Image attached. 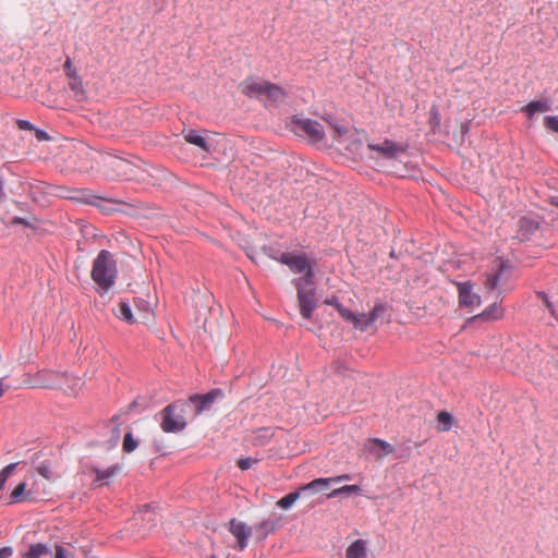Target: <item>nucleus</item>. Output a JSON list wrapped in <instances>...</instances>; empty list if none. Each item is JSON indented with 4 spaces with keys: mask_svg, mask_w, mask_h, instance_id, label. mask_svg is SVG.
<instances>
[{
    "mask_svg": "<svg viewBox=\"0 0 558 558\" xmlns=\"http://www.w3.org/2000/svg\"><path fill=\"white\" fill-rule=\"evenodd\" d=\"M90 275L101 293L109 291L114 284L118 268L117 262L109 251L102 250L99 252L94 259Z\"/></svg>",
    "mask_w": 558,
    "mask_h": 558,
    "instance_id": "nucleus-1",
    "label": "nucleus"
},
{
    "mask_svg": "<svg viewBox=\"0 0 558 558\" xmlns=\"http://www.w3.org/2000/svg\"><path fill=\"white\" fill-rule=\"evenodd\" d=\"M276 260L288 266L294 274H303L302 277L293 280V284L307 282L310 286H315V263L311 262L307 255L287 252L282 253Z\"/></svg>",
    "mask_w": 558,
    "mask_h": 558,
    "instance_id": "nucleus-2",
    "label": "nucleus"
},
{
    "mask_svg": "<svg viewBox=\"0 0 558 558\" xmlns=\"http://www.w3.org/2000/svg\"><path fill=\"white\" fill-rule=\"evenodd\" d=\"M102 165L106 174L111 179L132 180L138 178L140 167L129 159L109 155L104 158Z\"/></svg>",
    "mask_w": 558,
    "mask_h": 558,
    "instance_id": "nucleus-3",
    "label": "nucleus"
},
{
    "mask_svg": "<svg viewBox=\"0 0 558 558\" xmlns=\"http://www.w3.org/2000/svg\"><path fill=\"white\" fill-rule=\"evenodd\" d=\"M185 407L183 402H174L160 412V427L165 433H179L186 427Z\"/></svg>",
    "mask_w": 558,
    "mask_h": 558,
    "instance_id": "nucleus-4",
    "label": "nucleus"
},
{
    "mask_svg": "<svg viewBox=\"0 0 558 558\" xmlns=\"http://www.w3.org/2000/svg\"><path fill=\"white\" fill-rule=\"evenodd\" d=\"M485 288L489 291L505 284L511 277V265L502 259L495 258L489 272L486 276Z\"/></svg>",
    "mask_w": 558,
    "mask_h": 558,
    "instance_id": "nucleus-5",
    "label": "nucleus"
},
{
    "mask_svg": "<svg viewBox=\"0 0 558 558\" xmlns=\"http://www.w3.org/2000/svg\"><path fill=\"white\" fill-rule=\"evenodd\" d=\"M68 378L66 373H59L49 369L39 371L34 378L24 383L31 388L57 389L64 388L63 380Z\"/></svg>",
    "mask_w": 558,
    "mask_h": 558,
    "instance_id": "nucleus-6",
    "label": "nucleus"
},
{
    "mask_svg": "<svg viewBox=\"0 0 558 558\" xmlns=\"http://www.w3.org/2000/svg\"><path fill=\"white\" fill-rule=\"evenodd\" d=\"M298 291V302L300 313L305 319L312 317V313L316 308V293L315 286H310L307 282L294 284Z\"/></svg>",
    "mask_w": 558,
    "mask_h": 558,
    "instance_id": "nucleus-7",
    "label": "nucleus"
},
{
    "mask_svg": "<svg viewBox=\"0 0 558 558\" xmlns=\"http://www.w3.org/2000/svg\"><path fill=\"white\" fill-rule=\"evenodd\" d=\"M294 131L305 134L313 142H320L325 136L324 126L316 120L295 119Z\"/></svg>",
    "mask_w": 558,
    "mask_h": 558,
    "instance_id": "nucleus-8",
    "label": "nucleus"
},
{
    "mask_svg": "<svg viewBox=\"0 0 558 558\" xmlns=\"http://www.w3.org/2000/svg\"><path fill=\"white\" fill-rule=\"evenodd\" d=\"M367 147L371 151L376 153L377 157L384 159H393L399 154H402L407 150V145L401 143H396L390 140H385L380 144H372L368 143Z\"/></svg>",
    "mask_w": 558,
    "mask_h": 558,
    "instance_id": "nucleus-9",
    "label": "nucleus"
},
{
    "mask_svg": "<svg viewBox=\"0 0 558 558\" xmlns=\"http://www.w3.org/2000/svg\"><path fill=\"white\" fill-rule=\"evenodd\" d=\"M229 532L236 538L235 548L241 551L244 550L247 546L252 527L242 521L231 519L229 522Z\"/></svg>",
    "mask_w": 558,
    "mask_h": 558,
    "instance_id": "nucleus-10",
    "label": "nucleus"
},
{
    "mask_svg": "<svg viewBox=\"0 0 558 558\" xmlns=\"http://www.w3.org/2000/svg\"><path fill=\"white\" fill-rule=\"evenodd\" d=\"M459 293V305L462 307H477L481 305V296L473 292L472 284L469 282L457 283Z\"/></svg>",
    "mask_w": 558,
    "mask_h": 558,
    "instance_id": "nucleus-11",
    "label": "nucleus"
},
{
    "mask_svg": "<svg viewBox=\"0 0 558 558\" xmlns=\"http://www.w3.org/2000/svg\"><path fill=\"white\" fill-rule=\"evenodd\" d=\"M266 88L267 81L255 80L252 77L246 78L239 85L240 92L250 98L264 99Z\"/></svg>",
    "mask_w": 558,
    "mask_h": 558,
    "instance_id": "nucleus-12",
    "label": "nucleus"
},
{
    "mask_svg": "<svg viewBox=\"0 0 558 558\" xmlns=\"http://www.w3.org/2000/svg\"><path fill=\"white\" fill-rule=\"evenodd\" d=\"M223 392L221 389H213L205 395H192L189 401L196 405V415L207 410L218 398H222Z\"/></svg>",
    "mask_w": 558,
    "mask_h": 558,
    "instance_id": "nucleus-13",
    "label": "nucleus"
},
{
    "mask_svg": "<svg viewBox=\"0 0 558 558\" xmlns=\"http://www.w3.org/2000/svg\"><path fill=\"white\" fill-rule=\"evenodd\" d=\"M60 196H62L64 198L76 199L80 202L92 204V205L100 207L101 209H106V208L102 207V205L100 203H102V202L113 203L112 199H106V198H102V197H99L96 195L87 194L85 191H70L66 189H61Z\"/></svg>",
    "mask_w": 558,
    "mask_h": 558,
    "instance_id": "nucleus-14",
    "label": "nucleus"
},
{
    "mask_svg": "<svg viewBox=\"0 0 558 558\" xmlns=\"http://www.w3.org/2000/svg\"><path fill=\"white\" fill-rule=\"evenodd\" d=\"M505 310L501 304L493 303L488 307H486L481 314L474 315L470 318V322H494L499 320L504 317Z\"/></svg>",
    "mask_w": 558,
    "mask_h": 558,
    "instance_id": "nucleus-15",
    "label": "nucleus"
},
{
    "mask_svg": "<svg viewBox=\"0 0 558 558\" xmlns=\"http://www.w3.org/2000/svg\"><path fill=\"white\" fill-rule=\"evenodd\" d=\"M348 480H350V475H348V474L331 477V478H316V480L312 481L311 483L302 486V490H313L314 493H317V492L327 489L331 482L339 483V482L348 481Z\"/></svg>",
    "mask_w": 558,
    "mask_h": 558,
    "instance_id": "nucleus-16",
    "label": "nucleus"
},
{
    "mask_svg": "<svg viewBox=\"0 0 558 558\" xmlns=\"http://www.w3.org/2000/svg\"><path fill=\"white\" fill-rule=\"evenodd\" d=\"M35 497L33 496L31 490H27V484L25 482H21L15 486L12 490L11 495L8 498L9 504H19L24 501H32Z\"/></svg>",
    "mask_w": 558,
    "mask_h": 558,
    "instance_id": "nucleus-17",
    "label": "nucleus"
},
{
    "mask_svg": "<svg viewBox=\"0 0 558 558\" xmlns=\"http://www.w3.org/2000/svg\"><path fill=\"white\" fill-rule=\"evenodd\" d=\"M347 558H368V547L365 539L359 538L352 542L347 550Z\"/></svg>",
    "mask_w": 558,
    "mask_h": 558,
    "instance_id": "nucleus-18",
    "label": "nucleus"
},
{
    "mask_svg": "<svg viewBox=\"0 0 558 558\" xmlns=\"http://www.w3.org/2000/svg\"><path fill=\"white\" fill-rule=\"evenodd\" d=\"M185 142L199 147L202 150L208 153L210 146L207 141L195 130H187L183 133Z\"/></svg>",
    "mask_w": 558,
    "mask_h": 558,
    "instance_id": "nucleus-19",
    "label": "nucleus"
},
{
    "mask_svg": "<svg viewBox=\"0 0 558 558\" xmlns=\"http://www.w3.org/2000/svg\"><path fill=\"white\" fill-rule=\"evenodd\" d=\"M113 314L117 318L124 320L128 324H135L138 319L133 315L131 306L125 301H120L118 304V310L113 311Z\"/></svg>",
    "mask_w": 558,
    "mask_h": 558,
    "instance_id": "nucleus-20",
    "label": "nucleus"
},
{
    "mask_svg": "<svg viewBox=\"0 0 558 558\" xmlns=\"http://www.w3.org/2000/svg\"><path fill=\"white\" fill-rule=\"evenodd\" d=\"M287 97L286 90L270 82H267V88L265 89L264 98L271 102H280Z\"/></svg>",
    "mask_w": 558,
    "mask_h": 558,
    "instance_id": "nucleus-21",
    "label": "nucleus"
},
{
    "mask_svg": "<svg viewBox=\"0 0 558 558\" xmlns=\"http://www.w3.org/2000/svg\"><path fill=\"white\" fill-rule=\"evenodd\" d=\"M550 109L548 100H533L522 108L527 118H532L537 112H546Z\"/></svg>",
    "mask_w": 558,
    "mask_h": 558,
    "instance_id": "nucleus-22",
    "label": "nucleus"
},
{
    "mask_svg": "<svg viewBox=\"0 0 558 558\" xmlns=\"http://www.w3.org/2000/svg\"><path fill=\"white\" fill-rule=\"evenodd\" d=\"M277 527V521L275 519H266L254 526L255 533L258 538H265L267 535L272 533Z\"/></svg>",
    "mask_w": 558,
    "mask_h": 558,
    "instance_id": "nucleus-23",
    "label": "nucleus"
},
{
    "mask_svg": "<svg viewBox=\"0 0 558 558\" xmlns=\"http://www.w3.org/2000/svg\"><path fill=\"white\" fill-rule=\"evenodd\" d=\"M69 87L77 101H84L87 99V94L80 76L70 80Z\"/></svg>",
    "mask_w": 558,
    "mask_h": 558,
    "instance_id": "nucleus-24",
    "label": "nucleus"
},
{
    "mask_svg": "<svg viewBox=\"0 0 558 558\" xmlns=\"http://www.w3.org/2000/svg\"><path fill=\"white\" fill-rule=\"evenodd\" d=\"M49 554V548L41 544H32L27 551L22 554V558H41L43 556Z\"/></svg>",
    "mask_w": 558,
    "mask_h": 558,
    "instance_id": "nucleus-25",
    "label": "nucleus"
},
{
    "mask_svg": "<svg viewBox=\"0 0 558 558\" xmlns=\"http://www.w3.org/2000/svg\"><path fill=\"white\" fill-rule=\"evenodd\" d=\"M368 442L372 445V451H375L376 448H379L380 450L384 451V453H378L379 458H381L384 454H390L395 451L393 446L383 439L372 438L368 440Z\"/></svg>",
    "mask_w": 558,
    "mask_h": 558,
    "instance_id": "nucleus-26",
    "label": "nucleus"
},
{
    "mask_svg": "<svg viewBox=\"0 0 558 558\" xmlns=\"http://www.w3.org/2000/svg\"><path fill=\"white\" fill-rule=\"evenodd\" d=\"M134 306L138 313V320L147 319L151 314L150 303L143 299H134Z\"/></svg>",
    "mask_w": 558,
    "mask_h": 558,
    "instance_id": "nucleus-27",
    "label": "nucleus"
},
{
    "mask_svg": "<svg viewBox=\"0 0 558 558\" xmlns=\"http://www.w3.org/2000/svg\"><path fill=\"white\" fill-rule=\"evenodd\" d=\"M437 422L440 432H448L452 427L453 416L447 411H440L437 414Z\"/></svg>",
    "mask_w": 558,
    "mask_h": 558,
    "instance_id": "nucleus-28",
    "label": "nucleus"
},
{
    "mask_svg": "<svg viewBox=\"0 0 558 558\" xmlns=\"http://www.w3.org/2000/svg\"><path fill=\"white\" fill-rule=\"evenodd\" d=\"M305 492L306 490H302L301 487L299 490L290 493L282 497L281 499H279L277 501V506L280 507L281 509H289L300 498L301 494Z\"/></svg>",
    "mask_w": 558,
    "mask_h": 558,
    "instance_id": "nucleus-29",
    "label": "nucleus"
},
{
    "mask_svg": "<svg viewBox=\"0 0 558 558\" xmlns=\"http://www.w3.org/2000/svg\"><path fill=\"white\" fill-rule=\"evenodd\" d=\"M53 466L54 465L51 460H46L36 466V471L44 478H46L47 481H50L53 478Z\"/></svg>",
    "mask_w": 558,
    "mask_h": 558,
    "instance_id": "nucleus-30",
    "label": "nucleus"
},
{
    "mask_svg": "<svg viewBox=\"0 0 558 558\" xmlns=\"http://www.w3.org/2000/svg\"><path fill=\"white\" fill-rule=\"evenodd\" d=\"M63 385L64 388L62 389L65 390L68 393H75L81 389L83 383L80 378L68 374V378L63 380Z\"/></svg>",
    "mask_w": 558,
    "mask_h": 558,
    "instance_id": "nucleus-31",
    "label": "nucleus"
},
{
    "mask_svg": "<svg viewBox=\"0 0 558 558\" xmlns=\"http://www.w3.org/2000/svg\"><path fill=\"white\" fill-rule=\"evenodd\" d=\"M325 121L328 123L331 136L335 141H340L348 133V129L345 126L332 122L331 120Z\"/></svg>",
    "mask_w": 558,
    "mask_h": 558,
    "instance_id": "nucleus-32",
    "label": "nucleus"
},
{
    "mask_svg": "<svg viewBox=\"0 0 558 558\" xmlns=\"http://www.w3.org/2000/svg\"><path fill=\"white\" fill-rule=\"evenodd\" d=\"M352 324L361 331H366L372 326L367 319V314H355V319H353Z\"/></svg>",
    "mask_w": 558,
    "mask_h": 558,
    "instance_id": "nucleus-33",
    "label": "nucleus"
},
{
    "mask_svg": "<svg viewBox=\"0 0 558 558\" xmlns=\"http://www.w3.org/2000/svg\"><path fill=\"white\" fill-rule=\"evenodd\" d=\"M360 492L361 488L357 485H344L340 488L333 489L330 494H328V498H332L341 494H359Z\"/></svg>",
    "mask_w": 558,
    "mask_h": 558,
    "instance_id": "nucleus-34",
    "label": "nucleus"
},
{
    "mask_svg": "<svg viewBox=\"0 0 558 558\" xmlns=\"http://www.w3.org/2000/svg\"><path fill=\"white\" fill-rule=\"evenodd\" d=\"M327 304H333L338 311V313L340 314V316L352 323L353 319H355V314L352 313L350 310L345 308L343 305L339 304L338 302L336 301H326Z\"/></svg>",
    "mask_w": 558,
    "mask_h": 558,
    "instance_id": "nucleus-35",
    "label": "nucleus"
},
{
    "mask_svg": "<svg viewBox=\"0 0 558 558\" xmlns=\"http://www.w3.org/2000/svg\"><path fill=\"white\" fill-rule=\"evenodd\" d=\"M122 447L123 450L129 453L137 448V441L134 439L132 433L129 432L124 435Z\"/></svg>",
    "mask_w": 558,
    "mask_h": 558,
    "instance_id": "nucleus-36",
    "label": "nucleus"
},
{
    "mask_svg": "<svg viewBox=\"0 0 558 558\" xmlns=\"http://www.w3.org/2000/svg\"><path fill=\"white\" fill-rule=\"evenodd\" d=\"M17 463H10L8 464L1 472H0V490H2L5 482L11 476L13 471L15 470Z\"/></svg>",
    "mask_w": 558,
    "mask_h": 558,
    "instance_id": "nucleus-37",
    "label": "nucleus"
},
{
    "mask_svg": "<svg viewBox=\"0 0 558 558\" xmlns=\"http://www.w3.org/2000/svg\"><path fill=\"white\" fill-rule=\"evenodd\" d=\"M386 312V307L384 304L379 303L374 306L369 314H367V319L373 325L384 313Z\"/></svg>",
    "mask_w": 558,
    "mask_h": 558,
    "instance_id": "nucleus-38",
    "label": "nucleus"
},
{
    "mask_svg": "<svg viewBox=\"0 0 558 558\" xmlns=\"http://www.w3.org/2000/svg\"><path fill=\"white\" fill-rule=\"evenodd\" d=\"M117 471H118L117 466H111V468H108V469L102 470V471L96 469L95 470V472L97 474L96 482H101L104 480L112 477L117 473Z\"/></svg>",
    "mask_w": 558,
    "mask_h": 558,
    "instance_id": "nucleus-39",
    "label": "nucleus"
},
{
    "mask_svg": "<svg viewBox=\"0 0 558 558\" xmlns=\"http://www.w3.org/2000/svg\"><path fill=\"white\" fill-rule=\"evenodd\" d=\"M63 69L65 72V75L69 80L78 77L77 70L73 65V62L70 57H68L64 61Z\"/></svg>",
    "mask_w": 558,
    "mask_h": 558,
    "instance_id": "nucleus-40",
    "label": "nucleus"
},
{
    "mask_svg": "<svg viewBox=\"0 0 558 558\" xmlns=\"http://www.w3.org/2000/svg\"><path fill=\"white\" fill-rule=\"evenodd\" d=\"M257 462H258V460H257V459H254V458H251V457H248V458H241V459H239V460L236 461V465H238L241 470L245 471V470L251 469V468H252L253 465H255Z\"/></svg>",
    "mask_w": 558,
    "mask_h": 558,
    "instance_id": "nucleus-41",
    "label": "nucleus"
},
{
    "mask_svg": "<svg viewBox=\"0 0 558 558\" xmlns=\"http://www.w3.org/2000/svg\"><path fill=\"white\" fill-rule=\"evenodd\" d=\"M544 124L548 130L558 133V116L545 117Z\"/></svg>",
    "mask_w": 558,
    "mask_h": 558,
    "instance_id": "nucleus-42",
    "label": "nucleus"
},
{
    "mask_svg": "<svg viewBox=\"0 0 558 558\" xmlns=\"http://www.w3.org/2000/svg\"><path fill=\"white\" fill-rule=\"evenodd\" d=\"M54 558H73V554L63 546L58 545L56 546Z\"/></svg>",
    "mask_w": 558,
    "mask_h": 558,
    "instance_id": "nucleus-43",
    "label": "nucleus"
},
{
    "mask_svg": "<svg viewBox=\"0 0 558 558\" xmlns=\"http://www.w3.org/2000/svg\"><path fill=\"white\" fill-rule=\"evenodd\" d=\"M440 123V118H439V113L437 111L436 108H432L430 110V119H429V124L433 126V128H437Z\"/></svg>",
    "mask_w": 558,
    "mask_h": 558,
    "instance_id": "nucleus-44",
    "label": "nucleus"
},
{
    "mask_svg": "<svg viewBox=\"0 0 558 558\" xmlns=\"http://www.w3.org/2000/svg\"><path fill=\"white\" fill-rule=\"evenodd\" d=\"M538 296L542 299V301L544 302L545 306L548 308V311L550 312V314L553 316H555V308L554 306L551 305V303L549 302L548 298L546 294L544 293H539Z\"/></svg>",
    "mask_w": 558,
    "mask_h": 558,
    "instance_id": "nucleus-45",
    "label": "nucleus"
},
{
    "mask_svg": "<svg viewBox=\"0 0 558 558\" xmlns=\"http://www.w3.org/2000/svg\"><path fill=\"white\" fill-rule=\"evenodd\" d=\"M16 123H17L19 129H21V130H33L34 129L33 124L26 120H17Z\"/></svg>",
    "mask_w": 558,
    "mask_h": 558,
    "instance_id": "nucleus-46",
    "label": "nucleus"
},
{
    "mask_svg": "<svg viewBox=\"0 0 558 558\" xmlns=\"http://www.w3.org/2000/svg\"><path fill=\"white\" fill-rule=\"evenodd\" d=\"M257 434L259 437L265 438V439H268L272 436L270 428H260L257 430Z\"/></svg>",
    "mask_w": 558,
    "mask_h": 558,
    "instance_id": "nucleus-47",
    "label": "nucleus"
},
{
    "mask_svg": "<svg viewBox=\"0 0 558 558\" xmlns=\"http://www.w3.org/2000/svg\"><path fill=\"white\" fill-rule=\"evenodd\" d=\"M12 555H13V549L11 547L0 548V558H10Z\"/></svg>",
    "mask_w": 558,
    "mask_h": 558,
    "instance_id": "nucleus-48",
    "label": "nucleus"
},
{
    "mask_svg": "<svg viewBox=\"0 0 558 558\" xmlns=\"http://www.w3.org/2000/svg\"><path fill=\"white\" fill-rule=\"evenodd\" d=\"M36 137H37V140H39V141H44V140H47V138H48V135L46 134V132H45V131L36 130Z\"/></svg>",
    "mask_w": 558,
    "mask_h": 558,
    "instance_id": "nucleus-49",
    "label": "nucleus"
},
{
    "mask_svg": "<svg viewBox=\"0 0 558 558\" xmlns=\"http://www.w3.org/2000/svg\"><path fill=\"white\" fill-rule=\"evenodd\" d=\"M5 389H7V387L4 386V379L1 378L0 379V398L3 396Z\"/></svg>",
    "mask_w": 558,
    "mask_h": 558,
    "instance_id": "nucleus-50",
    "label": "nucleus"
},
{
    "mask_svg": "<svg viewBox=\"0 0 558 558\" xmlns=\"http://www.w3.org/2000/svg\"><path fill=\"white\" fill-rule=\"evenodd\" d=\"M3 196H4V193H3V182L0 179V201L3 198Z\"/></svg>",
    "mask_w": 558,
    "mask_h": 558,
    "instance_id": "nucleus-51",
    "label": "nucleus"
},
{
    "mask_svg": "<svg viewBox=\"0 0 558 558\" xmlns=\"http://www.w3.org/2000/svg\"><path fill=\"white\" fill-rule=\"evenodd\" d=\"M13 222H14V223H21V225H24V223H25V219H24V218H14Z\"/></svg>",
    "mask_w": 558,
    "mask_h": 558,
    "instance_id": "nucleus-52",
    "label": "nucleus"
},
{
    "mask_svg": "<svg viewBox=\"0 0 558 558\" xmlns=\"http://www.w3.org/2000/svg\"><path fill=\"white\" fill-rule=\"evenodd\" d=\"M553 204H555L556 206H558V197L554 198Z\"/></svg>",
    "mask_w": 558,
    "mask_h": 558,
    "instance_id": "nucleus-53",
    "label": "nucleus"
},
{
    "mask_svg": "<svg viewBox=\"0 0 558 558\" xmlns=\"http://www.w3.org/2000/svg\"><path fill=\"white\" fill-rule=\"evenodd\" d=\"M524 223H530L529 220H521V226H523Z\"/></svg>",
    "mask_w": 558,
    "mask_h": 558,
    "instance_id": "nucleus-54",
    "label": "nucleus"
}]
</instances>
